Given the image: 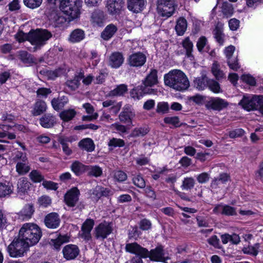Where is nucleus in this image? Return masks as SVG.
<instances>
[{"label": "nucleus", "instance_id": "obj_1", "mask_svg": "<svg viewBox=\"0 0 263 263\" xmlns=\"http://www.w3.org/2000/svg\"><path fill=\"white\" fill-rule=\"evenodd\" d=\"M164 84L178 91H183L190 86L189 81L182 71L174 69L164 76Z\"/></svg>", "mask_w": 263, "mask_h": 263}, {"label": "nucleus", "instance_id": "obj_2", "mask_svg": "<svg viewBox=\"0 0 263 263\" xmlns=\"http://www.w3.org/2000/svg\"><path fill=\"white\" fill-rule=\"evenodd\" d=\"M20 240L25 241L31 247L36 245L41 239L42 231L35 223H25L21 227L18 234Z\"/></svg>", "mask_w": 263, "mask_h": 263}, {"label": "nucleus", "instance_id": "obj_3", "mask_svg": "<svg viewBox=\"0 0 263 263\" xmlns=\"http://www.w3.org/2000/svg\"><path fill=\"white\" fill-rule=\"evenodd\" d=\"M81 6L80 0H60V8L68 16L69 21L79 17Z\"/></svg>", "mask_w": 263, "mask_h": 263}, {"label": "nucleus", "instance_id": "obj_4", "mask_svg": "<svg viewBox=\"0 0 263 263\" xmlns=\"http://www.w3.org/2000/svg\"><path fill=\"white\" fill-rule=\"evenodd\" d=\"M239 105L247 111L258 110L263 115V95H245Z\"/></svg>", "mask_w": 263, "mask_h": 263}, {"label": "nucleus", "instance_id": "obj_5", "mask_svg": "<svg viewBox=\"0 0 263 263\" xmlns=\"http://www.w3.org/2000/svg\"><path fill=\"white\" fill-rule=\"evenodd\" d=\"M52 36V34L45 29H36L30 31L29 42L36 48L45 45Z\"/></svg>", "mask_w": 263, "mask_h": 263}, {"label": "nucleus", "instance_id": "obj_6", "mask_svg": "<svg viewBox=\"0 0 263 263\" xmlns=\"http://www.w3.org/2000/svg\"><path fill=\"white\" fill-rule=\"evenodd\" d=\"M30 247L25 241L20 240L17 236L8 246L7 251L11 257H20L23 256Z\"/></svg>", "mask_w": 263, "mask_h": 263}, {"label": "nucleus", "instance_id": "obj_7", "mask_svg": "<svg viewBox=\"0 0 263 263\" xmlns=\"http://www.w3.org/2000/svg\"><path fill=\"white\" fill-rule=\"evenodd\" d=\"M175 11L174 0H159L157 3L158 13L164 17H170Z\"/></svg>", "mask_w": 263, "mask_h": 263}, {"label": "nucleus", "instance_id": "obj_8", "mask_svg": "<svg viewBox=\"0 0 263 263\" xmlns=\"http://www.w3.org/2000/svg\"><path fill=\"white\" fill-rule=\"evenodd\" d=\"M112 224L111 223L104 221L96 227L95 236L97 238L104 239L112 232Z\"/></svg>", "mask_w": 263, "mask_h": 263}, {"label": "nucleus", "instance_id": "obj_9", "mask_svg": "<svg viewBox=\"0 0 263 263\" xmlns=\"http://www.w3.org/2000/svg\"><path fill=\"white\" fill-rule=\"evenodd\" d=\"M123 0H107L106 8L111 15L116 16L119 15L123 7Z\"/></svg>", "mask_w": 263, "mask_h": 263}, {"label": "nucleus", "instance_id": "obj_10", "mask_svg": "<svg viewBox=\"0 0 263 263\" xmlns=\"http://www.w3.org/2000/svg\"><path fill=\"white\" fill-rule=\"evenodd\" d=\"M135 117V113L132 106L125 105L119 116L120 121L123 123H127L133 126L132 120Z\"/></svg>", "mask_w": 263, "mask_h": 263}, {"label": "nucleus", "instance_id": "obj_11", "mask_svg": "<svg viewBox=\"0 0 263 263\" xmlns=\"http://www.w3.org/2000/svg\"><path fill=\"white\" fill-rule=\"evenodd\" d=\"M125 251L132 254H134L141 257L146 258L148 254V250L142 247L136 242L128 243L125 248Z\"/></svg>", "mask_w": 263, "mask_h": 263}, {"label": "nucleus", "instance_id": "obj_12", "mask_svg": "<svg viewBox=\"0 0 263 263\" xmlns=\"http://www.w3.org/2000/svg\"><path fill=\"white\" fill-rule=\"evenodd\" d=\"M80 191L77 187H74L68 191L64 196L66 204L70 207L74 206L79 200Z\"/></svg>", "mask_w": 263, "mask_h": 263}, {"label": "nucleus", "instance_id": "obj_13", "mask_svg": "<svg viewBox=\"0 0 263 263\" xmlns=\"http://www.w3.org/2000/svg\"><path fill=\"white\" fill-rule=\"evenodd\" d=\"M154 261L165 262L167 259L164 256L163 247L161 246L157 247L154 249L151 250L149 252L148 251V254L146 258Z\"/></svg>", "mask_w": 263, "mask_h": 263}, {"label": "nucleus", "instance_id": "obj_14", "mask_svg": "<svg viewBox=\"0 0 263 263\" xmlns=\"http://www.w3.org/2000/svg\"><path fill=\"white\" fill-rule=\"evenodd\" d=\"M64 258L67 260L76 258L79 254L80 250L75 245L69 244L65 246L62 250Z\"/></svg>", "mask_w": 263, "mask_h": 263}, {"label": "nucleus", "instance_id": "obj_15", "mask_svg": "<svg viewBox=\"0 0 263 263\" xmlns=\"http://www.w3.org/2000/svg\"><path fill=\"white\" fill-rule=\"evenodd\" d=\"M156 91L154 89H147L142 86H138L133 88L130 91V96L134 99L140 100L145 94H155Z\"/></svg>", "mask_w": 263, "mask_h": 263}, {"label": "nucleus", "instance_id": "obj_16", "mask_svg": "<svg viewBox=\"0 0 263 263\" xmlns=\"http://www.w3.org/2000/svg\"><path fill=\"white\" fill-rule=\"evenodd\" d=\"M229 103L225 100L219 98H212L207 103L208 108L215 110H220L227 107Z\"/></svg>", "mask_w": 263, "mask_h": 263}, {"label": "nucleus", "instance_id": "obj_17", "mask_svg": "<svg viewBox=\"0 0 263 263\" xmlns=\"http://www.w3.org/2000/svg\"><path fill=\"white\" fill-rule=\"evenodd\" d=\"M146 59V57L143 53L137 52L133 53L129 57L128 62L131 66L139 67L145 63Z\"/></svg>", "mask_w": 263, "mask_h": 263}, {"label": "nucleus", "instance_id": "obj_18", "mask_svg": "<svg viewBox=\"0 0 263 263\" xmlns=\"http://www.w3.org/2000/svg\"><path fill=\"white\" fill-rule=\"evenodd\" d=\"M124 58L121 52H115L111 54L108 60V65L113 68H119L123 63Z\"/></svg>", "mask_w": 263, "mask_h": 263}, {"label": "nucleus", "instance_id": "obj_19", "mask_svg": "<svg viewBox=\"0 0 263 263\" xmlns=\"http://www.w3.org/2000/svg\"><path fill=\"white\" fill-rule=\"evenodd\" d=\"M60 223V219L56 213H51L45 218V224L48 228L56 229L59 226Z\"/></svg>", "mask_w": 263, "mask_h": 263}, {"label": "nucleus", "instance_id": "obj_20", "mask_svg": "<svg viewBox=\"0 0 263 263\" xmlns=\"http://www.w3.org/2000/svg\"><path fill=\"white\" fill-rule=\"evenodd\" d=\"M146 0H128V8L130 11L138 13L144 8Z\"/></svg>", "mask_w": 263, "mask_h": 263}, {"label": "nucleus", "instance_id": "obj_21", "mask_svg": "<svg viewBox=\"0 0 263 263\" xmlns=\"http://www.w3.org/2000/svg\"><path fill=\"white\" fill-rule=\"evenodd\" d=\"M83 77V72L81 71L76 72L72 79H71L66 81V86L72 90L77 89L79 87L80 81L82 79Z\"/></svg>", "mask_w": 263, "mask_h": 263}, {"label": "nucleus", "instance_id": "obj_22", "mask_svg": "<svg viewBox=\"0 0 263 263\" xmlns=\"http://www.w3.org/2000/svg\"><path fill=\"white\" fill-rule=\"evenodd\" d=\"M103 106L109 109V111L114 114H117L120 110L122 104L121 102H116L114 100H106L103 102Z\"/></svg>", "mask_w": 263, "mask_h": 263}, {"label": "nucleus", "instance_id": "obj_23", "mask_svg": "<svg viewBox=\"0 0 263 263\" xmlns=\"http://www.w3.org/2000/svg\"><path fill=\"white\" fill-rule=\"evenodd\" d=\"M213 212L215 213H221L226 215H236V210L233 207L227 205L219 204L216 205Z\"/></svg>", "mask_w": 263, "mask_h": 263}, {"label": "nucleus", "instance_id": "obj_24", "mask_svg": "<svg viewBox=\"0 0 263 263\" xmlns=\"http://www.w3.org/2000/svg\"><path fill=\"white\" fill-rule=\"evenodd\" d=\"M46 103L44 101L37 100L34 104L31 111L32 115L34 116H40L47 110Z\"/></svg>", "mask_w": 263, "mask_h": 263}, {"label": "nucleus", "instance_id": "obj_25", "mask_svg": "<svg viewBox=\"0 0 263 263\" xmlns=\"http://www.w3.org/2000/svg\"><path fill=\"white\" fill-rule=\"evenodd\" d=\"M158 83L157 71L155 69L152 70L143 81L144 87H152Z\"/></svg>", "mask_w": 263, "mask_h": 263}, {"label": "nucleus", "instance_id": "obj_26", "mask_svg": "<svg viewBox=\"0 0 263 263\" xmlns=\"http://www.w3.org/2000/svg\"><path fill=\"white\" fill-rule=\"evenodd\" d=\"M88 165H85L79 161H75L71 165L70 168L76 176H80L87 172Z\"/></svg>", "mask_w": 263, "mask_h": 263}, {"label": "nucleus", "instance_id": "obj_27", "mask_svg": "<svg viewBox=\"0 0 263 263\" xmlns=\"http://www.w3.org/2000/svg\"><path fill=\"white\" fill-rule=\"evenodd\" d=\"M94 225V221L92 219H87L83 223L82 228V237L86 240H89L91 238L90 231Z\"/></svg>", "mask_w": 263, "mask_h": 263}, {"label": "nucleus", "instance_id": "obj_28", "mask_svg": "<svg viewBox=\"0 0 263 263\" xmlns=\"http://www.w3.org/2000/svg\"><path fill=\"white\" fill-rule=\"evenodd\" d=\"M85 38L84 31L80 29H76L71 32L68 37V41L71 43H78Z\"/></svg>", "mask_w": 263, "mask_h": 263}, {"label": "nucleus", "instance_id": "obj_29", "mask_svg": "<svg viewBox=\"0 0 263 263\" xmlns=\"http://www.w3.org/2000/svg\"><path fill=\"white\" fill-rule=\"evenodd\" d=\"M209 80L205 76L196 78L193 82L194 86L198 90H203L208 87Z\"/></svg>", "mask_w": 263, "mask_h": 263}, {"label": "nucleus", "instance_id": "obj_30", "mask_svg": "<svg viewBox=\"0 0 263 263\" xmlns=\"http://www.w3.org/2000/svg\"><path fill=\"white\" fill-rule=\"evenodd\" d=\"M117 27L114 24L108 25L101 33V37L104 40H108L111 38L117 31Z\"/></svg>", "mask_w": 263, "mask_h": 263}, {"label": "nucleus", "instance_id": "obj_31", "mask_svg": "<svg viewBox=\"0 0 263 263\" xmlns=\"http://www.w3.org/2000/svg\"><path fill=\"white\" fill-rule=\"evenodd\" d=\"M55 117L51 114H46L40 120V123L44 128H50L55 123Z\"/></svg>", "mask_w": 263, "mask_h": 263}, {"label": "nucleus", "instance_id": "obj_32", "mask_svg": "<svg viewBox=\"0 0 263 263\" xmlns=\"http://www.w3.org/2000/svg\"><path fill=\"white\" fill-rule=\"evenodd\" d=\"M79 146L81 149L88 152L93 151L95 148L93 141L91 139L88 138L81 140L79 143Z\"/></svg>", "mask_w": 263, "mask_h": 263}, {"label": "nucleus", "instance_id": "obj_33", "mask_svg": "<svg viewBox=\"0 0 263 263\" xmlns=\"http://www.w3.org/2000/svg\"><path fill=\"white\" fill-rule=\"evenodd\" d=\"M198 50L201 53L209 52L210 50V46L208 45V40L204 36L200 37L196 44Z\"/></svg>", "mask_w": 263, "mask_h": 263}, {"label": "nucleus", "instance_id": "obj_34", "mask_svg": "<svg viewBox=\"0 0 263 263\" xmlns=\"http://www.w3.org/2000/svg\"><path fill=\"white\" fill-rule=\"evenodd\" d=\"M69 240L70 237L68 235H60L57 238L51 239L50 244L54 249L58 250L63 243L69 242Z\"/></svg>", "mask_w": 263, "mask_h": 263}, {"label": "nucleus", "instance_id": "obj_35", "mask_svg": "<svg viewBox=\"0 0 263 263\" xmlns=\"http://www.w3.org/2000/svg\"><path fill=\"white\" fill-rule=\"evenodd\" d=\"M12 185L8 182H0V197H6L12 192Z\"/></svg>", "mask_w": 263, "mask_h": 263}, {"label": "nucleus", "instance_id": "obj_36", "mask_svg": "<svg viewBox=\"0 0 263 263\" xmlns=\"http://www.w3.org/2000/svg\"><path fill=\"white\" fill-rule=\"evenodd\" d=\"M187 28L186 20L183 18H179L176 23L175 30L178 35H183Z\"/></svg>", "mask_w": 263, "mask_h": 263}, {"label": "nucleus", "instance_id": "obj_37", "mask_svg": "<svg viewBox=\"0 0 263 263\" xmlns=\"http://www.w3.org/2000/svg\"><path fill=\"white\" fill-rule=\"evenodd\" d=\"M30 183L25 177L21 178L17 182V192L20 195L24 194L28 190Z\"/></svg>", "mask_w": 263, "mask_h": 263}, {"label": "nucleus", "instance_id": "obj_38", "mask_svg": "<svg viewBox=\"0 0 263 263\" xmlns=\"http://www.w3.org/2000/svg\"><path fill=\"white\" fill-rule=\"evenodd\" d=\"M30 167L29 165L28 160L27 161H18L16 165V172L20 175H24L27 173Z\"/></svg>", "mask_w": 263, "mask_h": 263}, {"label": "nucleus", "instance_id": "obj_39", "mask_svg": "<svg viewBox=\"0 0 263 263\" xmlns=\"http://www.w3.org/2000/svg\"><path fill=\"white\" fill-rule=\"evenodd\" d=\"M127 91V86L125 84L118 85L109 92L110 96H120L123 95Z\"/></svg>", "mask_w": 263, "mask_h": 263}, {"label": "nucleus", "instance_id": "obj_40", "mask_svg": "<svg viewBox=\"0 0 263 263\" xmlns=\"http://www.w3.org/2000/svg\"><path fill=\"white\" fill-rule=\"evenodd\" d=\"M87 172L89 176L98 177L102 174V170L97 165H88Z\"/></svg>", "mask_w": 263, "mask_h": 263}, {"label": "nucleus", "instance_id": "obj_41", "mask_svg": "<svg viewBox=\"0 0 263 263\" xmlns=\"http://www.w3.org/2000/svg\"><path fill=\"white\" fill-rule=\"evenodd\" d=\"M63 72V70L59 68L54 70H47L45 72V75L48 80H54L62 74Z\"/></svg>", "mask_w": 263, "mask_h": 263}, {"label": "nucleus", "instance_id": "obj_42", "mask_svg": "<svg viewBox=\"0 0 263 263\" xmlns=\"http://www.w3.org/2000/svg\"><path fill=\"white\" fill-rule=\"evenodd\" d=\"M260 245L258 243H255L254 246L244 247L242 251L245 254L256 256L258 254V250Z\"/></svg>", "mask_w": 263, "mask_h": 263}, {"label": "nucleus", "instance_id": "obj_43", "mask_svg": "<svg viewBox=\"0 0 263 263\" xmlns=\"http://www.w3.org/2000/svg\"><path fill=\"white\" fill-rule=\"evenodd\" d=\"M212 72L215 77L219 80L224 76V73L220 69L219 64L217 62H214L212 66Z\"/></svg>", "mask_w": 263, "mask_h": 263}, {"label": "nucleus", "instance_id": "obj_44", "mask_svg": "<svg viewBox=\"0 0 263 263\" xmlns=\"http://www.w3.org/2000/svg\"><path fill=\"white\" fill-rule=\"evenodd\" d=\"M67 101V99L65 98H63V101L61 99L54 98L51 101V105L54 110H59L64 107Z\"/></svg>", "mask_w": 263, "mask_h": 263}, {"label": "nucleus", "instance_id": "obj_45", "mask_svg": "<svg viewBox=\"0 0 263 263\" xmlns=\"http://www.w3.org/2000/svg\"><path fill=\"white\" fill-rule=\"evenodd\" d=\"M76 115L74 109L65 110L60 113V116L61 119L64 121H68L72 119Z\"/></svg>", "mask_w": 263, "mask_h": 263}, {"label": "nucleus", "instance_id": "obj_46", "mask_svg": "<svg viewBox=\"0 0 263 263\" xmlns=\"http://www.w3.org/2000/svg\"><path fill=\"white\" fill-rule=\"evenodd\" d=\"M229 177L227 174H220L218 178L212 181L211 186L213 188H215L217 185L224 183L229 180Z\"/></svg>", "mask_w": 263, "mask_h": 263}, {"label": "nucleus", "instance_id": "obj_47", "mask_svg": "<svg viewBox=\"0 0 263 263\" xmlns=\"http://www.w3.org/2000/svg\"><path fill=\"white\" fill-rule=\"evenodd\" d=\"M34 212L32 205L30 204L26 205L21 211V214L24 219H29Z\"/></svg>", "mask_w": 263, "mask_h": 263}, {"label": "nucleus", "instance_id": "obj_48", "mask_svg": "<svg viewBox=\"0 0 263 263\" xmlns=\"http://www.w3.org/2000/svg\"><path fill=\"white\" fill-rule=\"evenodd\" d=\"M59 141L62 146V149L64 153L67 155H70L72 153V151L67 144V142L70 141L69 139L68 138L60 137Z\"/></svg>", "mask_w": 263, "mask_h": 263}, {"label": "nucleus", "instance_id": "obj_49", "mask_svg": "<svg viewBox=\"0 0 263 263\" xmlns=\"http://www.w3.org/2000/svg\"><path fill=\"white\" fill-rule=\"evenodd\" d=\"M208 87L214 93H218L222 92L219 84L213 80H209Z\"/></svg>", "mask_w": 263, "mask_h": 263}, {"label": "nucleus", "instance_id": "obj_50", "mask_svg": "<svg viewBox=\"0 0 263 263\" xmlns=\"http://www.w3.org/2000/svg\"><path fill=\"white\" fill-rule=\"evenodd\" d=\"M149 130L147 127L135 128L131 133L132 137L144 136L146 135Z\"/></svg>", "mask_w": 263, "mask_h": 263}, {"label": "nucleus", "instance_id": "obj_51", "mask_svg": "<svg viewBox=\"0 0 263 263\" xmlns=\"http://www.w3.org/2000/svg\"><path fill=\"white\" fill-rule=\"evenodd\" d=\"M195 184V180L193 178L188 177L184 179L181 188L182 190H189L193 188Z\"/></svg>", "mask_w": 263, "mask_h": 263}, {"label": "nucleus", "instance_id": "obj_52", "mask_svg": "<svg viewBox=\"0 0 263 263\" xmlns=\"http://www.w3.org/2000/svg\"><path fill=\"white\" fill-rule=\"evenodd\" d=\"M42 2L43 0H23L24 5L32 9L39 7Z\"/></svg>", "mask_w": 263, "mask_h": 263}, {"label": "nucleus", "instance_id": "obj_53", "mask_svg": "<svg viewBox=\"0 0 263 263\" xmlns=\"http://www.w3.org/2000/svg\"><path fill=\"white\" fill-rule=\"evenodd\" d=\"M164 122L167 124L172 125L175 127L180 126L179 119L177 116H169L164 118Z\"/></svg>", "mask_w": 263, "mask_h": 263}, {"label": "nucleus", "instance_id": "obj_54", "mask_svg": "<svg viewBox=\"0 0 263 263\" xmlns=\"http://www.w3.org/2000/svg\"><path fill=\"white\" fill-rule=\"evenodd\" d=\"M169 105L167 102H159L157 105L156 111L159 114H164L168 112Z\"/></svg>", "mask_w": 263, "mask_h": 263}, {"label": "nucleus", "instance_id": "obj_55", "mask_svg": "<svg viewBox=\"0 0 263 263\" xmlns=\"http://www.w3.org/2000/svg\"><path fill=\"white\" fill-rule=\"evenodd\" d=\"M29 177L33 182L36 183L40 182L44 179L43 176L36 170L32 171L29 174Z\"/></svg>", "mask_w": 263, "mask_h": 263}, {"label": "nucleus", "instance_id": "obj_56", "mask_svg": "<svg viewBox=\"0 0 263 263\" xmlns=\"http://www.w3.org/2000/svg\"><path fill=\"white\" fill-rule=\"evenodd\" d=\"M100 190H101V186H97L94 189L90 191V197L92 200L96 201L101 197Z\"/></svg>", "mask_w": 263, "mask_h": 263}, {"label": "nucleus", "instance_id": "obj_57", "mask_svg": "<svg viewBox=\"0 0 263 263\" xmlns=\"http://www.w3.org/2000/svg\"><path fill=\"white\" fill-rule=\"evenodd\" d=\"M110 129L117 130L120 135L126 133L127 130V127L125 125L120 124L118 123L112 124L110 126Z\"/></svg>", "mask_w": 263, "mask_h": 263}, {"label": "nucleus", "instance_id": "obj_58", "mask_svg": "<svg viewBox=\"0 0 263 263\" xmlns=\"http://www.w3.org/2000/svg\"><path fill=\"white\" fill-rule=\"evenodd\" d=\"M124 145L125 142L124 140L115 138L111 139L108 143V146L111 147H123Z\"/></svg>", "mask_w": 263, "mask_h": 263}, {"label": "nucleus", "instance_id": "obj_59", "mask_svg": "<svg viewBox=\"0 0 263 263\" xmlns=\"http://www.w3.org/2000/svg\"><path fill=\"white\" fill-rule=\"evenodd\" d=\"M222 10L223 14L228 17L231 16L234 11L232 5L227 2L222 4Z\"/></svg>", "mask_w": 263, "mask_h": 263}, {"label": "nucleus", "instance_id": "obj_60", "mask_svg": "<svg viewBox=\"0 0 263 263\" xmlns=\"http://www.w3.org/2000/svg\"><path fill=\"white\" fill-rule=\"evenodd\" d=\"M182 45L185 52L193 51V44L189 37H185L182 42Z\"/></svg>", "mask_w": 263, "mask_h": 263}, {"label": "nucleus", "instance_id": "obj_61", "mask_svg": "<svg viewBox=\"0 0 263 263\" xmlns=\"http://www.w3.org/2000/svg\"><path fill=\"white\" fill-rule=\"evenodd\" d=\"M38 202L41 206L46 208L51 203V199L47 196H42L38 199Z\"/></svg>", "mask_w": 263, "mask_h": 263}, {"label": "nucleus", "instance_id": "obj_62", "mask_svg": "<svg viewBox=\"0 0 263 263\" xmlns=\"http://www.w3.org/2000/svg\"><path fill=\"white\" fill-rule=\"evenodd\" d=\"M15 38L20 43L23 42L26 40L29 41L30 32L26 34L22 31H19L15 35Z\"/></svg>", "mask_w": 263, "mask_h": 263}, {"label": "nucleus", "instance_id": "obj_63", "mask_svg": "<svg viewBox=\"0 0 263 263\" xmlns=\"http://www.w3.org/2000/svg\"><path fill=\"white\" fill-rule=\"evenodd\" d=\"M214 37L216 41L220 45H222L224 42V34L219 29H216L214 31Z\"/></svg>", "mask_w": 263, "mask_h": 263}, {"label": "nucleus", "instance_id": "obj_64", "mask_svg": "<svg viewBox=\"0 0 263 263\" xmlns=\"http://www.w3.org/2000/svg\"><path fill=\"white\" fill-rule=\"evenodd\" d=\"M133 181L134 184L138 187L144 188L145 186V181L140 175H137L134 177Z\"/></svg>", "mask_w": 263, "mask_h": 263}]
</instances>
